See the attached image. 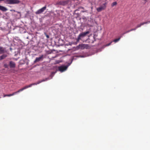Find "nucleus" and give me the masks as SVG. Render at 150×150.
<instances>
[{"mask_svg":"<svg viewBox=\"0 0 150 150\" xmlns=\"http://www.w3.org/2000/svg\"><path fill=\"white\" fill-rule=\"evenodd\" d=\"M131 31V30H129L127 31H126V32H125V33H127L130 32Z\"/></svg>","mask_w":150,"mask_h":150,"instance_id":"obj_25","label":"nucleus"},{"mask_svg":"<svg viewBox=\"0 0 150 150\" xmlns=\"http://www.w3.org/2000/svg\"><path fill=\"white\" fill-rule=\"evenodd\" d=\"M137 28H136V27L134 28L131 29L130 30L131 31L133 30H135L137 29Z\"/></svg>","mask_w":150,"mask_h":150,"instance_id":"obj_21","label":"nucleus"},{"mask_svg":"<svg viewBox=\"0 0 150 150\" xmlns=\"http://www.w3.org/2000/svg\"><path fill=\"white\" fill-rule=\"evenodd\" d=\"M45 34L47 38H49V35H47L46 33H45Z\"/></svg>","mask_w":150,"mask_h":150,"instance_id":"obj_22","label":"nucleus"},{"mask_svg":"<svg viewBox=\"0 0 150 150\" xmlns=\"http://www.w3.org/2000/svg\"><path fill=\"white\" fill-rule=\"evenodd\" d=\"M14 95H15V94H14V93H12L11 94L5 95H4V97H5L6 96L10 97V96H13Z\"/></svg>","mask_w":150,"mask_h":150,"instance_id":"obj_17","label":"nucleus"},{"mask_svg":"<svg viewBox=\"0 0 150 150\" xmlns=\"http://www.w3.org/2000/svg\"><path fill=\"white\" fill-rule=\"evenodd\" d=\"M69 1V0L65 1H60L58 3V4L59 5L64 6L67 4Z\"/></svg>","mask_w":150,"mask_h":150,"instance_id":"obj_10","label":"nucleus"},{"mask_svg":"<svg viewBox=\"0 0 150 150\" xmlns=\"http://www.w3.org/2000/svg\"><path fill=\"white\" fill-rule=\"evenodd\" d=\"M7 57V55L5 54H4L0 56V60L3 59Z\"/></svg>","mask_w":150,"mask_h":150,"instance_id":"obj_16","label":"nucleus"},{"mask_svg":"<svg viewBox=\"0 0 150 150\" xmlns=\"http://www.w3.org/2000/svg\"><path fill=\"white\" fill-rule=\"evenodd\" d=\"M0 10L3 11H6L7 9L6 8L0 5Z\"/></svg>","mask_w":150,"mask_h":150,"instance_id":"obj_13","label":"nucleus"},{"mask_svg":"<svg viewBox=\"0 0 150 150\" xmlns=\"http://www.w3.org/2000/svg\"><path fill=\"white\" fill-rule=\"evenodd\" d=\"M71 63L72 61L70 63H68V65L67 66L62 65L58 67V69L59 70L62 72L65 71L67 69L68 66L71 64Z\"/></svg>","mask_w":150,"mask_h":150,"instance_id":"obj_5","label":"nucleus"},{"mask_svg":"<svg viewBox=\"0 0 150 150\" xmlns=\"http://www.w3.org/2000/svg\"><path fill=\"white\" fill-rule=\"evenodd\" d=\"M4 66L6 67L7 66V65L6 64H4Z\"/></svg>","mask_w":150,"mask_h":150,"instance_id":"obj_26","label":"nucleus"},{"mask_svg":"<svg viewBox=\"0 0 150 150\" xmlns=\"http://www.w3.org/2000/svg\"><path fill=\"white\" fill-rule=\"evenodd\" d=\"M137 28H136V27L134 28L131 29L130 30L131 31L133 30H135L137 29Z\"/></svg>","mask_w":150,"mask_h":150,"instance_id":"obj_20","label":"nucleus"},{"mask_svg":"<svg viewBox=\"0 0 150 150\" xmlns=\"http://www.w3.org/2000/svg\"><path fill=\"white\" fill-rule=\"evenodd\" d=\"M89 32L88 31H86L85 32L82 33H80L79 36H78L77 38L76 39V44L79 42V40H80L81 38H84L85 37L86 35L89 34Z\"/></svg>","mask_w":150,"mask_h":150,"instance_id":"obj_4","label":"nucleus"},{"mask_svg":"<svg viewBox=\"0 0 150 150\" xmlns=\"http://www.w3.org/2000/svg\"><path fill=\"white\" fill-rule=\"evenodd\" d=\"M90 48L88 44H81L79 45L76 47V50L79 49L83 50L84 49H88Z\"/></svg>","mask_w":150,"mask_h":150,"instance_id":"obj_2","label":"nucleus"},{"mask_svg":"<svg viewBox=\"0 0 150 150\" xmlns=\"http://www.w3.org/2000/svg\"><path fill=\"white\" fill-rule=\"evenodd\" d=\"M117 3L116 2H113L111 4V6L113 7L114 6H115L117 5Z\"/></svg>","mask_w":150,"mask_h":150,"instance_id":"obj_19","label":"nucleus"},{"mask_svg":"<svg viewBox=\"0 0 150 150\" xmlns=\"http://www.w3.org/2000/svg\"><path fill=\"white\" fill-rule=\"evenodd\" d=\"M46 8V6H45L43 7L42 8L36 11L35 13L36 14H38L42 13Z\"/></svg>","mask_w":150,"mask_h":150,"instance_id":"obj_7","label":"nucleus"},{"mask_svg":"<svg viewBox=\"0 0 150 150\" xmlns=\"http://www.w3.org/2000/svg\"><path fill=\"white\" fill-rule=\"evenodd\" d=\"M20 1L19 0H5L4 1L5 3L9 4H17L19 3Z\"/></svg>","mask_w":150,"mask_h":150,"instance_id":"obj_3","label":"nucleus"},{"mask_svg":"<svg viewBox=\"0 0 150 150\" xmlns=\"http://www.w3.org/2000/svg\"><path fill=\"white\" fill-rule=\"evenodd\" d=\"M43 56L44 55H42L40 57H36L34 61V62L35 63L40 61H42L43 59Z\"/></svg>","mask_w":150,"mask_h":150,"instance_id":"obj_9","label":"nucleus"},{"mask_svg":"<svg viewBox=\"0 0 150 150\" xmlns=\"http://www.w3.org/2000/svg\"><path fill=\"white\" fill-rule=\"evenodd\" d=\"M74 0H72V1H74Z\"/></svg>","mask_w":150,"mask_h":150,"instance_id":"obj_29","label":"nucleus"},{"mask_svg":"<svg viewBox=\"0 0 150 150\" xmlns=\"http://www.w3.org/2000/svg\"><path fill=\"white\" fill-rule=\"evenodd\" d=\"M122 36H121L119 38H117V39H115L114 40H113V42H117L118 41H119L120 39V38L121 37H122Z\"/></svg>","mask_w":150,"mask_h":150,"instance_id":"obj_18","label":"nucleus"},{"mask_svg":"<svg viewBox=\"0 0 150 150\" xmlns=\"http://www.w3.org/2000/svg\"><path fill=\"white\" fill-rule=\"evenodd\" d=\"M126 33H125V32L123 33V34H122V35H124Z\"/></svg>","mask_w":150,"mask_h":150,"instance_id":"obj_27","label":"nucleus"},{"mask_svg":"<svg viewBox=\"0 0 150 150\" xmlns=\"http://www.w3.org/2000/svg\"><path fill=\"white\" fill-rule=\"evenodd\" d=\"M107 4V3L105 2L103 4L102 6H101L97 8H96V10L98 12H100L105 9L106 7Z\"/></svg>","mask_w":150,"mask_h":150,"instance_id":"obj_6","label":"nucleus"},{"mask_svg":"<svg viewBox=\"0 0 150 150\" xmlns=\"http://www.w3.org/2000/svg\"><path fill=\"white\" fill-rule=\"evenodd\" d=\"M56 71H55V72H52V73L51 75H50V77H51V78H50L49 77H48V78H45V79H42V80H40V81H38V82H37V83H33L30 84L29 85L26 86H25V89L31 87L33 85H37L42 82L46 81L49 80L51 79H52V78L53 76L56 73Z\"/></svg>","mask_w":150,"mask_h":150,"instance_id":"obj_1","label":"nucleus"},{"mask_svg":"<svg viewBox=\"0 0 150 150\" xmlns=\"http://www.w3.org/2000/svg\"><path fill=\"white\" fill-rule=\"evenodd\" d=\"M150 23V21L146 22H144L140 23V24H138L136 26V28H140L141 27L142 25H143L144 24H147L149 23Z\"/></svg>","mask_w":150,"mask_h":150,"instance_id":"obj_11","label":"nucleus"},{"mask_svg":"<svg viewBox=\"0 0 150 150\" xmlns=\"http://www.w3.org/2000/svg\"><path fill=\"white\" fill-rule=\"evenodd\" d=\"M95 21L93 19L90 18V19L88 20L87 23L90 26H92L94 24Z\"/></svg>","mask_w":150,"mask_h":150,"instance_id":"obj_8","label":"nucleus"},{"mask_svg":"<svg viewBox=\"0 0 150 150\" xmlns=\"http://www.w3.org/2000/svg\"><path fill=\"white\" fill-rule=\"evenodd\" d=\"M112 42H110V43L107 44H106L105 46H108L110 45L111 43Z\"/></svg>","mask_w":150,"mask_h":150,"instance_id":"obj_23","label":"nucleus"},{"mask_svg":"<svg viewBox=\"0 0 150 150\" xmlns=\"http://www.w3.org/2000/svg\"><path fill=\"white\" fill-rule=\"evenodd\" d=\"M93 8V7H91V9H92Z\"/></svg>","mask_w":150,"mask_h":150,"instance_id":"obj_31","label":"nucleus"},{"mask_svg":"<svg viewBox=\"0 0 150 150\" xmlns=\"http://www.w3.org/2000/svg\"><path fill=\"white\" fill-rule=\"evenodd\" d=\"M94 1H93V2H94Z\"/></svg>","mask_w":150,"mask_h":150,"instance_id":"obj_30","label":"nucleus"},{"mask_svg":"<svg viewBox=\"0 0 150 150\" xmlns=\"http://www.w3.org/2000/svg\"><path fill=\"white\" fill-rule=\"evenodd\" d=\"M4 49L2 47H0V54L4 53Z\"/></svg>","mask_w":150,"mask_h":150,"instance_id":"obj_15","label":"nucleus"},{"mask_svg":"<svg viewBox=\"0 0 150 150\" xmlns=\"http://www.w3.org/2000/svg\"><path fill=\"white\" fill-rule=\"evenodd\" d=\"M60 61H59V60H58V61H56V63L57 64H58V63H59L60 62Z\"/></svg>","mask_w":150,"mask_h":150,"instance_id":"obj_24","label":"nucleus"},{"mask_svg":"<svg viewBox=\"0 0 150 150\" xmlns=\"http://www.w3.org/2000/svg\"><path fill=\"white\" fill-rule=\"evenodd\" d=\"M25 86H24V87H23V88L20 89L18 90V91H17L16 92H14V93L15 94H15H17L18 93H19L20 92H21V91H23V90H25Z\"/></svg>","mask_w":150,"mask_h":150,"instance_id":"obj_14","label":"nucleus"},{"mask_svg":"<svg viewBox=\"0 0 150 150\" xmlns=\"http://www.w3.org/2000/svg\"><path fill=\"white\" fill-rule=\"evenodd\" d=\"M86 11H83V12H86Z\"/></svg>","mask_w":150,"mask_h":150,"instance_id":"obj_28","label":"nucleus"},{"mask_svg":"<svg viewBox=\"0 0 150 150\" xmlns=\"http://www.w3.org/2000/svg\"><path fill=\"white\" fill-rule=\"evenodd\" d=\"M9 64L11 68H15L16 67L15 63L12 61L10 62Z\"/></svg>","mask_w":150,"mask_h":150,"instance_id":"obj_12","label":"nucleus"}]
</instances>
